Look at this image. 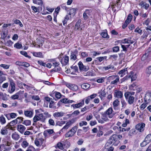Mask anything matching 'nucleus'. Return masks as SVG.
Segmentation results:
<instances>
[{
	"label": "nucleus",
	"mask_w": 151,
	"mask_h": 151,
	"mask_svg": "<svg viewBox=\"0 0 151 151\" xmlns=\"http://www.w3.org/2000/svg\"><path fill=\"white\" fill-rule=\"evenodd\" d=\"M58 58L63 65H67L68 63L69 57L67 55L63 57V54L61 53L58 56Z\"/></svg>",
	"instance_id": "f257e3e1"
},
{
	"label": "nucleus",
	"mask_w": 151,
	"mask_h": 151,
	"mask_svg": "<svg viewBox=\"0 0 151 151\" xmlns=\"http://www.w3.org/2000/svg\"><path fill=\"white\" fill-rule=\"evenodd\" d=\"M126 100L128 101L129 104H132L134 103V98L132 96L131 94L129 92H126L124 94Z\"/></svg>",
	"instance_id": "f03ea898"
},
{
	"label": "nucleus",
	"mask_w": 151,
	"mask_h": 151,
	"mask_svg": "<svg viewBox=\"0 0 151 151\" xmlns=\"http://www.w3.org/2000/svg\"><path fill=\"white\" fill-rule=\"evenodd\" d=\"M45 120V118L43 117L42 114H40L35 115L33 119V121L36 122L38 121H40L42 122H44Z\"/></svg>",
	"instance_id": "7ed1b4c3"
},
{
	"label": "nucleus",
	"mask_w": 151,
	"mask_h": 151,
	"mask_svg": "<svg viewBox=\"0 0 151 151\" xmlns=\"http://www.w3.org/2000/svg\"><path fill=\"white\" fill-rule=\"evenodd\" d=\"M15 83L13 80L11 81L7 91L10 93H12L15 91Z\"/></svg>",
	"instance_id": "20e7f679"
},
{
	"label": "nucleus",
	"mask_w": 151,
	"mask_h": 151,
	"mask_svg": "<svg viewBox=\"0 0 151 151\" xmlns=\"http://www.w3.org/2000/svg\"><path fill=\"white\" fill-rule=\"evenodd\" d=\"M117 141V137L115 136V134H113L109 138L106 144L107 146H108L109 144L113 145Z\"/></svg>",
	"instance_id": "39448f33"
},
{
	"label": "nucleus",
	"mask_w": 151,
	"mask_h": 151,
	"mask_svg": "<svg viewBox=\"0 0 151 151\" xmlns=\"http://www.w3.org/2000/svg\"><path fill=\"white\" fill-rule=\"evenodd\" d=\"M60 64L59 62H55L53 63L52 65L54 68L51 70V71L56 72L60 71L61 69L59 66Z\"/></svg>",
	"instance_id": "423d86ee"
},
{
	"label": "nucleus",
	"mask_w": 151,
	"mask_h": 151,
	"mask_svg": "<svg viewBox=\"0 0 151 151\" xmlns=\"http://www.w3.org/2000/svg\"><path fill=\"white\" fill-rule=\"evenodd\" d=\"M74 122L73 119H72L71 120L67 122L65 125L60 130V132H64L65 130L68 129L72 125Z\"/></svg>",
	"instance_id": "0eeeda50"
},
{
	"label": "nucleus",
	"mask_w": 151,
	"mask_h": 151,
	"mask_svg": "<svg viewBox=\"0 0 151 151\" xmlns=\"http://www.w3.org/2000/svg\"><path fill=\"white\" fill-rule=\"evenodd\" d=\"M145 124L143 123H139L135 126V128L140 132H142L145 129Z\"/></svg>",
	"instance_id": "6e6552de"
},
{
	"label": "nucleus",
	"mask_w": 151,
	"mask_h": 151,
	"mask_svg": "<svg viewBox=\"0 0 151 151\" xmlns=\"http://www.w3.org/2000/svg\"><path fill=\"white\" fill-rule=\"evenodd\" d=\"M78 65L80 70L87 71L89 69L88 66L83 65L81 61H80L78 63Z\"/></svg>",
	"instance_id": "1a4fd4ad"
},
{
	"label": "nucleus",
	"mask_w": 151,
	"mask_h": 151,
	"mask_svg": "<svg viewBox=\"0 0 151 151\" xmlns=\"http://www.w3.org/2000/svg\"><path fill=\"white\" fill-rule=\"evenodd\" d=\"M84 99H83L79 103L71 105V107H73V109L82 107L84 105Z\"/></svg>",
	"instance_id": "9d476101"
},
{
	"label": "nucleus",
	"mask_w": 151,
	"mask_h": 151,
	"mask_svg": "<svg viewBox=\"0 0 151 151\" xmlns=\"http://www.w3.org/2000/svg\"><path fill=\"white\" fill-rule=\"evenodd\" d=\"M65 85L67 87L74 91H76L78 89V86L75 84L70 83H66L65 84Z\"/></svg>",
	"instance_id": "9b49d317"
},
{
	"label": "nucleus",
	"mask_w": 151,
	"mask_h": 151,
	"mask_svg": "<svg viewBox=\"0 0 151 151\" xmlns=\"http://www.w3.org/2000/svg\"><path fill=\"white\" fill-rule=\"evenodd\" d=\"M78 54V51L77 50H75L73 52L71 53V55L70 56L71 60H75L77 59V55Z\"/></svg>",
	"instance_id": "f8f14e48"
},
{
	"label": "nucleus",
	"mask_w": 151,
	"mask_h": 151,
	"mask_svg": "<svg viewBox=\"0 0 151 151\" xmlns=\"http://www.w3.org/2000/svg\"><path fill=\"white\" fill-rule=\"evenodd\" d=\"M132 38L129 37L128 38H125L121 40V44H132L134 42L133 40H131Z\"/></svg>",
	"instance_id": "ddd939ff"
},
{
	"label": "nucleus",
	"mask_w": 151,
	"mask_h": 151,
	"mask_svg": "<svg viewBox=\"0 0 151 151\" xmlns=\"http://www.w3.org/2000/svg\"><path fill=\"white\" fill-rule=\"evenodd\" d=\"M26 129V127L23 125H18L17 126V130L21 133L23 134Z\"/></svg>",
	"instance_id": "4468645a"
},
{
	"label": "nucleus",
	"mask_w": 151,
	"mask_h": 151,
	"mask_svg": "<svg viewBox=\"0 0 151 151\" xmlns=\"http://www.w3.org/2000/svg\"><path fill=\"white\" fill-rule=\"evenodd\" d=\"M114 95L115 97L121 99L123 96V93L121 91H116L114 92Z\"/></svg>",
	"instance_id": "2eb2a0df"
},
{
	"label": "nucleus",
	"mask_w": 151,
	"mask_h": 151,
	"mask_svg": "<svg viewBox=\"0 0 151 151\" xmlns=\"http://www.w3.org/2000/svg\"><path fill=\"white\" fill-rule=\"evenodd\" d=\"M120 101L118 99H116L113 103V108L115 110L117 109V106L119 104Z\"/></svg>",
	"instance_id": "dca6fc26"
},
{
	"label": "nucleus",
	"mask_w": 151,
	"mask_h": 151,
	"mask_svg": "<svg viewBox=\"0 0 151 151\" xmlns=\"http://www.w3.org/2000/svg\"><path fill=\"white\" fill-rule=\"evenodd\" d=\"M81 22V20H78L76 22V24L75 27V30H78L80 31H81L82 29V28H80V25Z\"/></svg>",
	"instance_id": "f3484780"
},
{
	"label": "nucleus",
	"mask_w": 151,
	"mask_h": 151,
	"mask_svg": "<svg viewBox=\"0 0 151 151\" xmlns=\"http://www.w3.org/2000/svg\"><path fill=\"white\" fill-rule=\"evenodd\" d=\"M99 94L100 93L99 96L101 100L106 96V93L105 90L104 89L103 90H102L101 92H99Z\"/></svg>",
	"instance_id": "a211bd4d"
},
{
	"label": "nucleus",
	"mask_w": 151,
	"mask_h": 151,
	"mask_svg": "<svg viewBox=\"0 0 151 151\" xmlns=\"http://www.w3.org/2000/svg\"><path fill=\"white\" fill-rule=\"evenodd\" d=\"M64 113L62 112H57L54 113L53 116L56 119L57 117L63 116L64 115Z\"/></svg>",
	"instance_id": "6ab92c4d"
},
{
	"label": "nucleus",
	"mask_w": 151,
	"mask_h": 151,
	"mask_svg": "<svg viewBox=\"0 0 151 151\" xmlns=\"http://www.w3.org/2000/svg\"><path fill=\"white\" fill-rule=\"evenodd\" d=\"M33 55L36 57L43 58V55L42 54V53L41 52H33L32 53Z\"/></svg>",
	"instance_id": "aec40b11"
},
{
	"label": "nucleus",
	"mask_w": 151,
	"mask_h": 151,
	"mask_svg": "<svg viewBox=\"0 0 151 151\" xmlns=\"http://www.w3.org/2000/svg\"><path fill=\"white\" fill-rule=\"evenodd\" d=\"M24 114L26 116L31 118L32 116L33 112L30 111H24Z\"/></svg>",
	"instance_id": "412c9836"
},
{
	"label": "nucleus",
	"mask_w": 151,
	"mask_h": 151,
	"mask_svg": "<svg viewBox=\"0 0 151 151\" xmlns=\"http://www.w3.org/2000/svg\"><path fill=\"white\" fill-rule=\"evenodd\" d=\"M112 111V108L111 107L109 108L106 111V114L109 115L108 116L110 118H111L113 117V115L111 114Z\"/></svg>",
	"instance_id": "4be33fe9"
},
{
	"label": "nucleus",
	"mask_w": 151,
	"mask_h": 151,
	"mask_svg": "<svg viewBox=\"0 0 151 151\" xmlns=\"http://www.w3.org/2000/svg\"><path fill=\"white\" fill-rule=\"evenodd\" d=\"M76 10H77L76 9L72 8L70 9L69 11V14L72 17H73L76 14Z\"/></svg>",
	"instance_id": "5701e85b"
},
{
	"label": "nucleus",
	"mask_w": 151,
	"mask_h": 151,
	"mask_svg": "<svg viewBox=\"0 0 151 151\" xmlns=\"http://www.w3.org/2000/svg\"><path fill=\"white\" fill-rule=\"evenodd\" d=\"M7 127V126L5 127H4L1 129L0 132L2 134L5 135L7 134L8 133L7 129H8Z\"/></svg>",
	"instance_id": "b1692460"
},
{
	"label": "nucleus",
	"mask_w": 151,
	"mask_h": 151,
	"mask_svg": "<svg viewBox=\"0 0 151 151\" xmlns=\"http://www.w3.org/2000/svg\"><path fill=\"white\" fill-rule=\"evenodd\" d=\"M129 75H131L130 78H131V81L132 82L135 80L137 78L136 74L134 75V72L132 71L130 72V73Z\"/></svg>",
	"instance_id": "393cba45"
},
{
	"label": "nucleus",
	"mask_w": 151,
	"mask_h": 151,
	"mask_svg": "<svg viewBox=\"0 0 151 151\" xmlns=\"http://www.w3.org/2000/svg\"><path fill=\"white\" fill-rule=\"evenodd\" d=\"M3 75H4L5 74L3 71L0 70V82L2 83L6 80L5 77L2 76Z\"/></svg>",
	"instance_id": "a878e982"
},
{
	"label": "nucleus",
	"mask_w": 151,
	"mask_h": 151,
	"mask_svg": "<svg viewBox=\"0 0 151 151\" xmlns=\"http://www.w3.org/2000/svg\"><path fill=\"white\" fill-rule=\"evenodd\" d=\"M90 86V85L88 83H84L81 85V87L82 88L86 90L88 89Z\"/></svg>",
	"instance_id": "bb28decb"
},
{
	"label": "nucleus",
	"mask_w": 151,
	"mask_h": 151,
	"mask_svg": "<svg viewBox=\"0 0 151 151\" xmlns=\"http://www.w3.org/2000/svg\"><path fill=\"white\" fill-rule=\"evenodd\" d=\"M7 96V95L5 93L4 94L1 93H0V99L4 101H6L8 99Z\"/></svg>",
	"instance_id": "cd10ccee"
},
{
	"label": "nucleus",
	"mask_w": 151,
	"mask_h": 151,
	"mask_svg": "<svg viewBox=\"0 0 151 151\" xmlns=\"http://www.w3.org/2000/svg\"><path fill=\"white\" fill-rule=\"evenodd\" d=\"M131 75H128L126 76L123 78L121 79L120 80L121 83H122L123 82H124L130 78L131 77Z\"/></svg>",
	"instance_id": "c85d7f7f"
},
{
	"label": "nucleus",
	"mask_w": 151,
	"mask_h": 151,
	"mask_svg": "<svg viewBox=\"0 0 151 151\" xmlns=\"http://www.w3.org/2000/svg\"><path fill=\"white\" fill-rule=\"evenodd\" d=\"M101 35L104 38H109V36L108 35L107 32L106 31L102 32L101 33Z\"/></svg>",
	"instance_id": "c756f323"
},
{
	"label": "nucleus",
	"mask_w": 151,
	"mask_h": 151,
	"mask_svg": "<svg viewBox=\"0 0 151 151\" xmlns=\"http://www.w3.org/2000/svg\"><path fill=\"white\" fill-rule=\"evenodd\" d=\"M132 14H129L127 17L125 22L128 23H129L132 21Z\"/></svg>",
	"instance_id": "7c9ffc66"
},
{
	"label": "nucleus",
	"mask_w": 151,
	"mask_h": 151,
	"mask_svg": "<svg viewBox=\"0 0 151 151\" xmlns=\"http://www.w3.org/2000/svg\"><path fill=\"white\" fill-rule=\"evenodd\" d=\"M118 57V56L117 54L113 55H110L109 59L114 61L116 60Z\"/></svg>",
	"instance_id": "2f4dec72"
},
{
	"label": "nucleus",
	"mask_w": 151,
	"mask_h": 151,
	"mask_svg": "<svg viewBox=\"0 0 151 151\" xmlns=\"http://www.w3.org/2000/svg\"><path fill=\"white\" fill-rule=\"evenodd\" d=\"M12 137L15 140H18L19 138V136L16 133H13L12 135Z\"/></svg>",
	"instance_id": "473e14b6"
},
{
	"label": "nucleus",
	"mask_w": 151,
	"mask_h": 151,
	"mask_svg": "<svg viewBox=\"0 0 151 151\" xmlns=\"http://www.w3.org/2000/svg\"><path fill=\"white\" fill-rule=\"evenodd\" d=\"M145 139L146 141L149 143L151 141V134H148L147 135L145 138Z\"/></svg>",
	"instance_id": "72a5a7b5"
},
{
	"label": "nucleus",
	"mask_w": 151,
	"mask_h": 151,
	"mask_svg": "<svg viewBox=\"0 0 151 151\" xmlns=\"http://www.w3.org/2000/svg\"><path fill=\"white\" fill-rule=\"evenodd\" d=\"M74 134V133L71 131V130H70L69 131H68V132H67L65 134V136L66 137H71L73 136Z\"/></svg>",
	"instance_id": "f704fd0d"
},
{
	"label": "nucleus",
	"mask_w": 151,
	"mask_h": 151,
	"mask_svg": "<svg viewBox=\"0 0 151 151\" xmlns=\"http://www.w3.org/2000/svg\"><path fill=\"white\" fill-rule=\"evenodd\" d=\"M99 130L97 133V134L96 135V136H97L98 137H100V136L102 135L103 134V133L101 129V128L102 129L103 127H99Z\"/></svg>",
	"instance_id": "c9c22d12"
},
{
	"label": "nucleus",
	"mask_w": 151,
	"mask_h": 151,
	"mask_svg": "<svg viewBox=\"0 0 151 151\" xmlns=\"http://www.w3.org/2000/svg\"><path fill=\"white\" fill-rule=\"evenodd\" d=\"M20 54L22 55H24L26 57L28 58H30L31 57L27 55V52L25 51H22L20 52Z\"/></svg>",
	"instance_id": "e433bc0d"
},
{
	"label": "nucleus",
	"mask_w": 151,
	"mask_h": 151,
	"mask_svg": "<svg viewBox=\"0 0 151 151\" xmlns=\"http://www.w3.org/2000/svg\"><path fill=\"white\" fill-rule=\"evenodd\" d=\"M14 47L18 49H20L22 48V44L19 42L15 43L14 45Z\"/></svg>",
	"instance_id": "4c0bfd02"
},
{
	"label": "nucleus",
	"mask_w": 151,
	"mask_h": 151,
	"mask_svg": "<svg viewBox=\"0 0 151 151\" xmlns=\"http://www.w3.org/2000/svg\"><path fill=\"white\" fill-rule=\"evenodd\" d=\"M0 122L2 124H4L6 123L5 119L3 115H2L0 117Z\"/></svg>",
	"instance_id": "58836bf2"
},
{
	"label": "nucleus",
	"mask_w": 151,
	"mask_h": 151,
	"mask_svg": "<svg viewBox=\"0 0 151 151\" xmlns=\"http://www.w3.org/2000/svg\"><path fill=\"white\" fill-rule=\"evenodd\" d=\"M114 66L111 65H109L107 66H105L103 67V69L105 70H107L109 69H113L114 68Z\"/></svg>",
	"instance_id": "ea45409f"
},
{
	"label": "nucleus",
	"mask_w": 151,
	"mask_h": 151,
	"mask_svg": "<svg viewBox=\"0 0 151 151\" xmlns=\"http://www.w3.org/2000/svg\"><path fill=\"white\" fill-rule=\"evenodd\" d=\"M65 122L64 121H57L56 122V126L59 125L61 126L62 125L65 124Z\"/></svg>",
	"instance_id": "a19ab883"
},
{
	"label": "nucleus",
	"mask_w": 151,
	"mask_h": 151,
	"mask_svg": "<svg viewBox=\"0 0 151 151\" xmlns=\"http://www.w3.org/2000/svg\"><path fill=\"white\" fill-rule=\"evenodd\" d=\"M19 93H17L11 96V98L13 100L17 99L19 98Z\"/></svg>",
	"instance_id": "79ce46f5"
},
{
	"label": "nucleus",
	"mask_w": 151,
	"mask_h": 151,
	"mask_svg": "<svg viewBox=\"0 0 151 151\" xmlns=\"http://www.w3.org/2000/svg\"><path fill=\"white\" fill-rule=\"evenodd\" d=\"M119 77H117L114 80L111 81V85L116 84L117 82L119 81Z\"/></svg>",
	"instance_id": "37998d69"
},
{
	"label": "nucleus",
	"mask_w": 151,
	"mask_h": 151,
	"mask_svg": "<svg viewBox=\"0 0 151 151\" xmlns=\"http://www.w3.org/2000/svg\"><path fill=\"white\" fill-rule=\"evenodd\" d=\"M54 93H55V96L58 99H60L61 97V94L59 92L56 91L54 92Z\"/></svg>",
	"instance_id": "c03bdc74"
},
{
	"label": "nucleus",
	"mask_w": 151,
	"mask_h": 151,
	"mask_svg": "<svg viewBox=\"0 0 151 151\" xmlns=\"http://www.w3.org/2000/svg\"><path fill=\"white\" fill-rule=\"evenodd\" d=\"M31 121L29 120H25L23 122V124L26 126L30 125L31 124Z\"/></svg>",
	"instance_id": "a18cd8bd"
},
{
	"label": "nucleus",
	"mask_w": 151,
	"mask_h": 151,
	"mask_svg": "<svg viewBox=\"0 0 151 151\" xmlns=\"http://www.w3.org/2000/svg\"><path fill=\"white\" fill-rule=\"evenodd\" d=\"M29 145L28 143L26 141H23L22 144V145L23 147L25 148L27 147Z\"/></svg>",
	"instance_id": "49530a36"
},
{
	"label": "nucleus",
	"mask_w": 151,
	"mask_h": 151,
	"mask_svg": "<svg viewBox=\"0 0 151 151\" xmlns=\"http://www.w3.org/2000/svg\"><path fill=\"white\" fill-rule=\"evenodd\" d=\"M137 86H136V84L135 83H133V84L131 85L129 88L130 90H132L133 91H134L135 89H136L137 88Z\"/></svg>",
	"instance_id": "de8ad7c7"
},
{
	"label": "nucleus",
	"mask_w": 151,
	"mask_h": 151,
	"mask_svg": "<svg viewBox=\"0 0 151 151\" xmlns=\"http://www.w3.org/2000/svg\"><path fill=\"white\" fill-rule=\"evenodd\" d=\"M113 51L114 52H117L119 50V47L118 46L114 47L112 48Z\"/></svg>",
	"instance_id": "09e8293b"
},
{
	"label": "nucleus",
	"mask_w": 151,
	"mask_h": 151,
	"mask_svg": "<svg viewBox=\"0 0 151 151\" xmlns=\"http://www.w3.org/2000/svg\"><path fill=\"white\" fill-rule=\"evenodd\" d=\"M1 67L3 68L4 69H8L9 68L10 65H6L4 64H1L0 65Z\"/></svg>",
	"instance_id": "8fccbe9b"
},
{
	"label": "nucleus",
	"mask_w": 151,
	"mask_h": 151,
	"mask_svg": "<svg viewBox=\"0 0 151 151\" xmlns=\"http://www.w3.org/2000/svg\"><path fill=\"white\" fill-rule=\"evenodd\" d=\"M107 57L106 56L104 57H100L97 58L96 59L99 60V61L100 62L106 59V58Z\"/></svg>",
	"instance_id": "3c124183"
},
{
	"label": "nucleus",
	"mask_w": 151,
	"mask_h": 151,
	"mask_svg": "<svg viewBox=\"0 0 151 151\" xmlns=\"http://www.w3.org/2000/svg\"><path fill=\"white\" fill-rule=\"evenodd\" d=\"M105 79V78L104 77L99 78L97 79L96 81L99 83H102L104 82Z\"/></svg>",
	"instance_id": "603ef678"
},
{
	"label": "nucleus",
	"mask_w": 151,
	"mask_h": 151,
	"mask_svg": "<svg viewBox=\"0 0 151 151\" xmlns=\"http://www.w3.org/2000/svg\"><path fill=\"white\" fill-rule=\"evenodd\" d=\"M129 123V120L128 119H126L125 121L124 122L122 125V126L123 127H126L128 124Z\"/></svg>",
	"instance_id": "864d4df0"
},
{
	"label": "nucleus",
	"mask_w": 151,
	"mask_h": 151,
	"mask_svg": "<svg viewBox=\"0 0 151 151\" xmlns=\"http://www.w3.org/2000/svg\"><path fill=\"white\" fill-rule=\"evenodd\" d=\"M127 68H126L124 69H122L121 70L119 73L118 74H124L125 75V72L127 71Z\"/></svg>",
	"instance_id": "5fc2aeb1"
},
{
	"label": "nucleus",
	"mask_w": 151,
	"mask_h": 151,
	"mask_svg": "<svg viewBox=\"0 0 151 151\" xmlns=\"http://www.w3.org/2000/svg\"><path fill=\"white\" fill-rule=\"evenodd\" d=\"M134 32L141 35L142 33V30L139 29V27H137L135 30Z\"/></svg>",
	"instance_id": "6e6d98bb"
},
{
	"label": "nucleus",
	"mask_w": 151,
	"mask_h": 151,
	"mask_svg": "<svg viewBox=\"0 0 151 151\" xmlns=\"http://www.w3.org/2000/svg\"><path fill=\"white\" fill-rule=\"evenodd\" d=\"M149 143L147 142V141H146L145 139L140 144V146L142 147H144L147 144Z\"/></svg>",
	"instance_id": "4d7b16f0"
},
{
	"label": "nucleus",
	"mask_w": 151,
	"mask_h": 151,
	"mask_svg": "<svg viewBox=\"0 0 151 151\" xmlns=\"http://www.w3.org/2000/svg\"><path fill=\"white\" fill-rule=\"evenodd\" d=\"M77 126H76L73 127L72 128V129L70 130H71V132H72L74 133V134H75L77 131Z\"/></svg>",
	"instance_id": "13d9d810"
},
{
	"label": "nucleus",
	"mask_w": 151,
	"mask_h": 151,
	"mask_svg": "<svg viewBox=\"0 0 151 151\" xmlns=\"http://www.w3.org/2000/svg\"><path fill=\"white\" fill-rule=\"evenodd\" d=\"M68 99L66 98L60 100V101L58 102V104H59L60 102L62 103H67Z\"/></svg>",
	"instance_id": "bf43d9fd"
},
{
	"label": "nucleus",
	"mask_w": 151,
	"mask_h": 151,
	"mask_svg": "<svg viewBox=\"0 0 151 151\" xmlns=\"http://www.w3.org/2000/svg\"><path fill=\"white\" fill-rule=\"evenodd\" d=\"M50 125L54 126L55 123L54 121L51 119H49L48 121Z\"/></svg>",
	"instance_id": "052dcab7"
},
{
	"label": "nucleus",
	"mask_w": 151,
	"mask_h": 151,
	"mask_svg": "<svg viewBox=\"0 0 151 151\" xmlns=\"http://www.w3.org/2000/svg\"><path fill=\"white\" fill-rule=\"evenodd\" d=\"M84 12L86 13L88 15H90L91 13L92 12V10L91 9H86Z\"/></svg>",
	"instance_id": "680f3d73"
},
{
	"label": "nucleus",
	"mask_w": 151,
	"mask_h": 151,
	"mask_svg": "<svg viewBox=\"0 0 151 151\" xmlns=\"http://www.w3.org/2000/svg\"><path fill=\"white\" fill-rule=\"evenodd\" d=\"M23 118L22 117H18L16 119L18 123L22 122L23 121Z\"/></svg>",
	"instance_id": "e2e57ef3"
},
{
	"label": "nucleus",
	"mask_w": 151,
	"mask_h": 151,
	"mask_svg": "<svg viewBox=\"0 0 151 151\" xmlns=\"http://www.w3.org/2000/svg\"><path fill=\"white\" fill-rule=\"evenodd\" d=\"M57 146L61 150H63V145L60 142H58L57 144Z\"/></svg>",
	"instance_id": "0e129e2a"
},
{
	"label": "nucleus",
	"mask_w": 151,
	"mask_h": 151,
	"mask_svg": "<svg viewBox=\"0 0 151 151\" xmlns=\"http://www.w3.org/2000/svg\"><path fill=\"white\" fill-rule=\"evenodd\" d=\"M87 124V123L86 121H82L79 123V126L80 127H82L83 125H86Z\"/></svg>",
	"instance_id": "69168bd1"
},
{
	"label": "nucleus",
	"mask_w": 151,
	"mask_h": 151,
	"mask_svg": "<svg viewBox=\"0 0 151 151\" xmlns=\"http://www.w3.org/2000/svg\"><path fill=\"white\" fill-rule=\"evenodd\" d=\"M121 103L122 104V107L125 106L127 104L126 102L124 99H121Z\"/></svg>",
	"instance_id": "338daca9"
},
{
	"label": "nucleus",
	"mask_w": 151,
	"mask_h": 151,
	"mask_svg": "<svg viewBox=\"0 0 151 151\" xmlns=\"http://www.w3.org/2000/svg\"><path fill=\"white\" fill-rule=\"evenodd\" d=\"M147 73L149 74H151V66H149L147 68Z\"/></svg>",
	"instance_id": "774afa93"
}]
</instances>
